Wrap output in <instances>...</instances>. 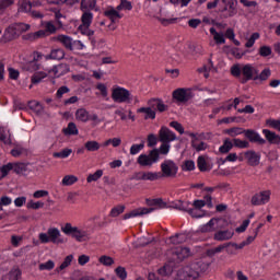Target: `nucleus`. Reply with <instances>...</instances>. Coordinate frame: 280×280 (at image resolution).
Instances as JSON below:
<instances>
[{
    "instance_id": "nucleus-32",
    "label": "nucleus",
    "mask_w": 280,
    "mask_h": 280,
    "mask_svg": "<svg viewBox=\"0 0 280 280\" xmlns=\"http://www.w3.org/2000/svg\"><path fill=\"white\" fill-rule=\"evenodd\" d=\"M172 272H174V269L168 264H165L163 267L158 269V275H160V277H170Z\"/></svg>"
},
{
    "instance_id": "nucleus-56",
    "label": "nucleus",
    "mask_w": 280,
    "mask_h": 280,
    "mask_svg": "<svg viewBox=\"0 0 280 280\" xmlns=\"http://www.w3.org/2000/svg\"><path fill=\"white\" fill-rule=\"evenodd\" d=\"M272 54V48H270V46H261L259 48V55L262 58H267V56H270Z\"/></svg>"
},
{
    "instance_id": "nucleus-4",
    "label": "nucleus",
    "mask_w": 280,
    "mask_h": 280,
    "mask_svg": "<svg viewBox=\"0 0 280 280\" xmlns=\"http://www.w3.org/2000/svg\"><path fill=\"white\" fill-rule=\"evenodd\" d=\"M112 100L116 102V104H130L132 102V96L128 89L118 86L113 89Z\"/></svg>"
},
{
    "instance_id": "nucleus-23",
    "label": "nucleus",
    "mask_w": 280,
    "mask_h": 280,
    "mask_svg": "<svg viewBox=\"0 0 280 280\" xmlns=\"http://www.w3.org/2000/svg\"><path fill=\"white\" fill-rule=\"evenodd\" d=\"M72 237H74L77 242H89V240H91V235H89L86 231L79 230L78 228Z\"/></svg>"
},
{
    "instance_id": "nucleus-22",
    "label": "nucleus",
    "mask_w": 280,
    "mask_h": 280,
    "mask_svg": "<svg viewBox=\"0 0 280 280\" xmlns=\"http://www.w3.org/2000/svg\"><path fill=\"white\" fill-rule=\"evenodd\" d=\"M62 133L66 137H74L79 135L78 126L75 125V122H69L68 128L62 129Z\"/></svg>"
},
{
    "instance_id": "nucleus-46",
    "label": "nucleus",
    "mask_w": 280,
    "mask_h": 280,
    "mask_svg": "<svg viewBox=\"0 0 280 280\" xmlns=\"http://www.w3.org/2000/svg\"><path fill=\"white\" fill-rule=\"evenodd\" d=\"M100 264H102L103 266H107L110 267L115 264V259H113V257L110 256H106L103 255L98 258Z\"/></svg>"
},
{
    "instance_id": "nucleus-24",
    "label": "nucleus",
    "mask_w": 280,
    "mask_h": 280,
    "mask_svg": "<svg viewBox=\"0 0 280 280\" xmlns=\"http://www.w3.org/2000/svg\"><path fill=\"white\" fill-rule=\"evenodd\" d=\"M104 16L109 19V21H112V23H117V21H119V19H121V14H119V11H117L115 9H109V10L105 11Z\"/></svg>"
},
{
    "instance_id": "nucleus-48",
    "label": "nucleus",
    "mask_w": 280,
    "mask_h": 280,
    "mask_svg": "<svg viewBox=\"0 0 280 280\" xmlns=\"http://www.w3.org/2000/svg\"><path fill=\"white\" fill-rule=\"evenodd\" d=\"M172 208L177 209L178 211L187 212V209H189V202H183L179 200V201L173 203Z\"/></svg>"
},
{
    "instance_id": "nucleus-36",
    "label": "nucleus",
    "mask_w": 280,
    "mask_h": 280,
    "mask_svg": "<svg viewBox=\"0 0 280 280\" xmlns=\"http://www.w3.org/2000/svg\"><path fill=\"white\" fill-rule=\"evenodd\" d=\"M95 5H97V0L81 1V10H95Z\"/></svg>"
},
{
    "instance_id": "nucleus-3",
    "label": "nucleus",
    "mask_w": 280,
    "mask_h": 280,
    "mask_svg": "<svg viewBox=\"0 0 280 280\" xmlns=\"http://www.w3.org/2000/svg\"><path fill=\"white\" fill-rule=\"evenodd\" d=\"M39 241L42 244H65V240L60 238V230L58 228L48 229L47 233L39 234Z\"/></svg>"
},
{
    "instance_id": "nucleus-44",
    "label": "nucleus",
    "mask_w": 280,
    "mask_h": 280,
    "mask_svg": "<svg viewBox=\"0 0 280 280\" xmlns=\"http://www.w3.org/2000/svg\"><path fill=\"white\" fill-rule=\"evenodd\" d=\"M104 175V171L102 170H97L95 173L90 174L86 178L88 183H94L96 180H100V178H102V176Z\"/></svg>"
},
{
    "instance_id": "nucleus-28",
    "label": "nucleus",
    "mask_w": 280,
    "mask_h": 280,
    "mask_svg": "<svg viewBox=\"0 0 280 280\" xmlns=\"http://www.w3.org/2000/svg\"><path fill=\"white\" fill-rule=\"evenodd\" d=\"M21 269H12L9 273L4 275L1 280H20Z\"/></svg>"
},
{
    "instance_id": "nucleus-27",
    "label": "nucleus",
    "mask_w": 280,
    "mask_h": 280,
    "mask_svg": "<svg viewBox=\"0 0 280 280\" xmlns=\"http://www.w3.org/2000/svg\"><path fill=\"white\" fill-rule=\"evenodd\" d=\"M210 34H212L217 45H224V43H226V39H224V33H218L215 27L210 28Z\"/></svg>"
},
{
    "instance_id": "nucleus-29",
    "label": "nucleus",
    "mask_w": 280,
    "mask_h": 280,
    "mask_svg": "<svg viewBox=\"0 0 280 280\" xmlns=\"http://www.w3.org/2000/svg\"><path fill=\"white\" fill-rule=\"evenodd\" d=\"M3 38L7 39L8 42L14 40V38H16V24L14 26H9L4 31Z\"/></svg>"
},
{
    "instance_id": "nucleus-64",
    "label": "nucleus",
    "mask_w": 280,
    "mask_h": 280,
    "mask_svg": "<svg viewBox=\"0 0 280 280\" xmlns=\"http://www.w3.org/2000/svg\"><path fill=\"white\" fill-rule=\"evenodd\" d=\"M259 38V33H254L249 39L246 42L245 47L250 48L253 45H255V40Z\"/></svg>"
},
{
    "instance_id": "nucleus-15",
    "label": "nucleus",
    "mask_w": 280,
    "mask_h": 280,
    "mask_svg": "<svg viewBox=\"0 0 280 280\" xmlns=\"http://www.w3.org/2000/svg\"><path fill=\"white\" fill-rule=\"evenodd\" d=\"M215 224H217V229H226V226H229V220L226 219H215L212 218L207 225L212 229V231H215Z\"/></svg>"
},
{
    "instance_id": "nucleus-18",
    "label": "nucleus",
    "mask_w": 280,
    "mask_h": 280,
    "mask_svg": "<svg viewBox=\"0 0 280 280\" xmlns=\"http://www.w3.org/2000/svg\"><path fill=\"white\" fill-rule=\"evenodd\" d=\"M197 167L201 172H211L213 170V164L207 162L203 155L197 159Z\"/></svg>"
},
{
    "instance_id": "nucleus-1",
    "label": "nucleus",
    "mask_w": 280,
    "mask_h": 280,
    "mask_svg": "<svg viewBox=\"0 0 280 280\" xmlns=\"http://www.w3.org/2000/svg\"><path fill=\"white\" fill-rule=\"evenodd\" d=\"M210 266L211 262L205 260V257L195 259L178 270L176 280H196L200 275H205Z\"/></svg>"
},
{
    "instance_id": "nucleus-9",
    "label": "nucleus",
    "mask_w": 280,
    "mask_h": 280,
    "mask_svg": "<svg viewBox=\"0 0 280 280\" xmlns=\"http://www.w3.org/2000/svg\"><path fill=\"white\" fill-rule=\"evenodd\" d=\"M221 3L224 5L221 10V12H225L224 19H231L237 14V0H221Z\"/></svg>"
},
{
    "instance_id": "nucleus-59",
    "label": "nucleus",
    "mask_w": 280,
    "mask_h": 280,
    "mask_svg": "<svg viewBox=\"0 0 280 280\" xmlns=\"http://www.w3.org/2000/svg\"><path fill=\"white\" fill-rule=\"evenodd\" d=\"M170 143L168 142H162L160 149L159 150V156H161V154H168L170 153Z\"/></svg>"
},
{
    "instance_id": "nucleus-26",
    "label": "nucleus",
    "mask_w": 280,
    "mask_h": 280,
    "mask_svg": "<svg viewBox=\"0 0 280 280\" xmlns=\"http://www.w3.org/2000/svg\"><path fill=\"white\" fill-rule=\"evenodd\" d=\"M137 113H144V119H156V112L152 107H140Z\"/></svg>"
},
{
    "instance_id": "nucleus-25",
    "label": "nucleus",
    "mask_w": 280,
    "mask_h": 280,
    "mask_svg": "<svg viewBox=\"0 0 280 280\" xmlns=\"http://www.w3.org/2000/svg\"><path fill=\"white\" fill-rule=\"evenodd\" d=\"M233 150V141L231 139L225 138L223 140V145L219 148L220 154H229Z\"/></svg>"
},
{
    "instance_id": "nucleus-61",
    "label": "nucleus",
    "mask_w": 280,
    "mask_h": 280,
    "mask_svg": "<svg viewBox=\"0 0 280 280\" xmlns=\"http://www.w3.org/2000/svg\"><path fill=\"white\" fill-rule=\"evenodd\" d=\"M171 128H175L179 135H185V128L183 125L178 121H171L170 122Z\"/></svg>"
},
{
    "instance_id": "nucleus-35",
    "label": "nucleus",
    "mask_w": 280,
    "mask_h": 280,
    "mask_svg": "<svg viewBox=\"0 0 280 280\" xmlns=\"http://www.w3.org/2000/svg\"><path fill=\"white\" fill-rule=\"evenodd\" d=\"M233 147L234 148H240L241 150H244L245 148H250V142L247 140H240L237 138H234L232 140Z\"/></svg>"
},
{
    "instance_id": "nucleus-10",
    "label": "nucleus",
    "mask_w": 280,
    "mask_h": 280,
    "mask_svg": "<svg viewBox=\"0 0 280 280\" xmlns=\"http://www.w3.org/2000/svg\"><path fill=\"white\" fill-rule=\"evenodd\" d=\"M191 255V250L189 247H178L175 250L172 252L171 261L173 264H180V261H184Z\"/></svg>"
},
{
    "instance_id": "nucleus-62",
    "label": "nucleus",
    "mask_w": 280,
    "mask_h": 280,
    "mask_svg": "<svg viewBox=\"0 0 280 280\" xmlns=\"http://www.w3.org/2000/svg\"><path fill=\"white\" fill-rule=\"evenodd\" d=\"M10 170H12V163H9L7 165H3L1 168H0V180L2 178H5L8 172H10Z\"/></svg>"
},
{
    "instance_id": "nucleus-51",
    "label": "nucleus",
    "mask_w": 280,
    "mask_h": 280,
    "mask_svg": "<svg viewBox=\"0 0 280 280\" xmlns=\"http://www.w3.org/2000/svg\"><path fill=\"white\" fill-rule=\"evenodd\" d=\"M39 68L40 67L34 61H30L22 66L23 71H38Z\"/></svg>"
},
{
    "instance_id": "nucleus-2",
    "label": "nucleus",
    "mask_w": 280,
    "mask_h": 280,
    "mask_svg": "<svg viewBox=\"0 0 280 280\" xmlns=\"http://www.w3.org/2000/svg\"><path fill=\"white\" fill-rule=\"evenodd\" d=\"M145 202L148 207L151 208L135 209L131 212L124 214V220H129V218H137V215H148V213H152V211H156V209H167V202L163 201L161 198L145 199Z\"/></svg>"
},
{
    "instance_id": "nucleus-20",
    "label": "nucleus",
    "mask_w": 280,
    "mask_h": 280,
    "mask_svg": "<svg viewBox=\"0 0 280 280\" xmlns=\"http://www.w3.org/2000/svg\"><path fill=\"white\" fill-rule=\"evenodd\" d=\"M57 40L63 45L66 49H69V51H73V38L67 36V35H58Z\"/></svg>"
},
{
    "instance_id": "nucleus-40",
    "label": "nucleus",
    "mask_w": 280,
    "mask_h": 280,
    "mask_svg": "<svg viewBox=\"0 0 280 280\" xmlns=\"http://www.w3.org/2000/svg\"><path fill=\"white\" fill-rule=\"evenodd\" d=\"M72 152H73V150L66 148V149L61 150L60 152L52 153V156L55 159H67L72 154Z\"/></svg>"
},
{
    "instance_id": "nucleus-52",
    "label": "nucleus",
    "mask_w": 280,
    "mask_h": 280,
    "mask_svg": "<svg viewBox=\"0 0 280 280\" xmlns=\"http://www.w3.org/2000/svg\"><path fill=\"white\" fill-rule=\"evenodd\" d=\"M81 21H82V25H89L91 26V23L93 21V13L91 12H84L82 18H81Z\"/></svg>"
},
{
    "instance_id": "nucleus-49",
    "label": "nucleus",
    "mask_w": 280,
    "mask_h": 280,
    "mask_svg": "<svg viewBox=\"0 0 280 280\" xmlns=\"http://www.w3.org/2000/svg\"><path fill=\"white\" fill-rule=\"evenodd\" d=\"M71 261H73V255H68L65 258L63 262L57 269V272H60V270H65V268H69V266H71Z\"/></svg>"
},
{
    "instance_id": "nucleus-13",
    "label": "nucleus",
    "mask_w": 280,
    "mask_h": 280,
    "mask_svg": "<svg viewBox=\"0 0 280 280\" xmlns=\"http://www.w3.org/2000/svg\"><path fill=\"white\" fill-rule=\"evenodd\" d=\"M233 235H235V232L233 231V229H230V230L219 229V231L214 233L213 240H215V242H226L229 240H232Z\"/></svg>"
},
{
    "instance_id": "nucleus-57",
    "label": "nucleus",
    "mask_w": 280,
    "mask_h": 280,
    "mask_svg": "<svg viewBox=\"0 0 280 280\" xmlns=\"http://www.w3.org/2000/svg\"><path fill=\"white\" fill-rule=\"evenodd\" d=\"M56 264L54 260H48L47 262L39 265V270H54Z\"/></svg>"
},
{
    "instance_id": "nucleus-31",
    "label": "nucleus",
    "mask_w": 280,
    "mask_h": 280,
    "mask_svg": "<svg viewBox=\"0 0 280 280\" xmlns=\"http://www.w3.org/2000/svg\"><path fill=\"white\" fill-rule=\"evenodd\" d=\"M186 240H187V236L185 234H175L174 236L170 237V242L174 246H178V244H184Z\"/></svg>"
},
{
    "instance_id": "nucleus-5",
    "label": "nucleus",
    "mask_w": 280,
    "mask_h": 280,
    "mask_svg": "<svg viewBox=\"0 0 280 280\" xmlns=\"http://www.w3.org/2000/svg\"><path fill=\"white\" fill-rule=\"evenodd\" d=\"M159 161V149H152L149 154H140L137 159L141 167H152Z\"/></svg>"
},
{
    "instance_id": "nucleus-54",
    "label": "nucleus",
    "mask_w": 280,
    "mask_h": 280,
    "mask_svg": "<svg viewBox=\"0 0 280 280\" xmlns=\"http://www.w3.org/2000/svg\"><path fill=\"white\" fill-rule=\"evenodd\" d=\"M115 272L117 275V277L121 280H125L128 278V272L126 271V268L119 266L115 269Z\"/></svg>"
},
{
    "instance_id": "nucleus-6",
    "label": "nucleus",
    "mask_w": 280,
    "mask_h": 280,
    "mask_svg": "<svg viewBox=\"0 0 280 280\" xmlns=\"http://www.w3.org/2000/svg\"><path fill=\"white\" fill-rule=\"evenodd\" d=\"M178 165L172 160H165L161 164V178H176Z\"/></svg>"
},
{
    "instance_id": "nucleus-17",
    "label": "nucleus",
    "mask_w": 280,
    "mask_h": 280,
    "mask_svg": "<svg viewBox=\"0 0 280 280\" xmlns=\"http://www.w3.org/2000/svg\"><path fill=\"white\" fill-rule=\"evenodd\" d=\"M242 74L243 78L241 79V84H246L248 80H255V77H253V66L250 65H245L242 68Z\"/></svg>"
},
{
    "instance_id": "nucleus-30",
    "label": "nucleus",
    "mask_w": 280,
    "mask_h": 280,
    "mask_svg": "<svg viewBox=\"0 0 280 280\" xmlns=\"http://www.w3.org/2000/svg\"><path fill=\"white\" fill-rule=\"evenodd\" d=\"M45 78H47V72H44V71L35 72L31 78V82L32 84H40V82H43Z\"/></svg>"
},
{
    "instance_id": "nucleus-47",
    "label": "nucleus",
    "mask_w": 280,
    "mask_h": 280,
    "mask_svg": "<svg viewBox=\"0 0 280 280\" xmlns=\"http://www.w3.org/2000/svg\"><path fill=\"white\" fill-rule=\"evenodd\" d=\"M182 170L183 172H194V170H196V163L194 160H187L184 162Z\"/></svg>"
},
{
    "instance_id": "nucleus-34",
    "label": "nucleus",
    "mask_w": 280,
    "mask_h": 280,
    "mask_svg": "<svg viewBox=\"0 0 280 280\" xmlns=\"http://www.w3.org/2000/svg\"><path fill=\"white\" fill-rule=\"evenodd\" d=\"M270 75H272V71H270L269 68H266L259 73V75H255L254 80H260V82H266V80H268Z\"/></svg>"
},
{
    "instance_id": "nucleus-42",
    "label": "nucleus",
    "mask_w": 280,
    "mask_h": 280,
    "mask_svg": "<svg viewBox=\"0 0 280 280\" xmlns=\"http://www.w3.org/2000/svg\"><path fill=\"white\" fill-rule=\"evenodd\" d=\"M20 12L31 13L32 12V1L30 0H22L20 9Z\"/></svg>"
},
{
    "instance_id": "nucleus-33",
    "label": "nucleus",
    "mask_w": 280,
    "mask_h": 280,
    "mask_svg": "<svg viewBox=\"0 0 280 280\" xmlns=\"http://www.w3.org/2000/svg\"><path fill=\"white\" fill-rule=\"evenodd\" d=\"M84 148L85 150H88V152H97V150H100L101 145L100 142L95 141V140H91L84 143Z\"/></svg>"
},
{
    "instance_id": "nucleus-37",
    "label": "nucleus",
    "mask_w": 280,
    "mask_h": 280,
    "mask_svg": "<svg viewBox=\"0 0 280 280\" xmlns=\"http://www.w3.org/2000/svg\"><path fill=\"white\" fill-rule=\"evenodd\" d=\"M61 231L65 235H71V237H73L75 231H78V226H73L71 223H66L65 226L61 228Z\"/></svg>"
},
{
    "instance_id": "nucleus-11",
    "label": "nucleus",
    "mask_w": 280,
    "mask_h": 280,
    "mask_svg": "<svg viewBox=\"0 0 280 280\" xmlns=\"http://www.w3.org/2000/svg\"><path fill=\"white\" fill-rule=\"evenodd\" d=\"M159 141L161 143H172V141H176V133L167 127H162L159 131Z\"/></svg>"
},
{
    "instance_id": "nucleus-12",
    "label": "nucleus",
    "mask_w": 280,
    "mask_h": 280,
    "mask_svg": "<svg viewBox=\"0 0 280 280\" xmlns=\"http://www.w3.org/2000/svg\"><path fill=\"white\" fill-rule=\"evenodd\" d=\"M244 137L249 143H258L259 145L266 144V139L261 138V136L253 129H245Z\"/></svg>"
},
{
    "instance_id": "nucleus-38",
    "label": "nucleus",
    "mask_w": 280,
    "mask_h": 280,
    "mask_svg": "<svg viewBox=\"0 0 280 280\" xmlns=\"http://www.w3.org/2000/svg\"><path fill=\"white\" fill-rule=\"evenodd\" d=\"M124 211H126V206H124V205L116 206L110 210L109 217L118 218V215H121V213H124Z\"/></svg>"
},
{
    "instance_id": "nucleus-55",
    "label": "nucleus",
    "mask_w": 280,
    "mask_h": 280,
    "mask_svg": "<svg viewBox=\"0 0 280 280\" xmlns=\"http://www.w3.org/2000/svg\"><path fill=\"white\" fill-rule=\"evenodd\" d=\"M26 207L27 209L37 210V209H43L45 207V203L42 201L34 202V200H31L27 202Z\"/></svg>"
},
{
    "instance_id": "nucleus-58",
    "label": "nucleus",
    "mask_w": 280,
    "mask_h": 280,
    "mask_svg": "<svg viewBox=\"0 0 280 280\" xmlns=\"http://www.w3.org/2000/svg\"><path fill=\"white\" fill-rule=\"evenodd\" d=\"M148 141V148H154V145H156L159 139L156 138V136L154 133H150L147 138Z\"/></svg>"
},
{
    "instance_id": "nucleus-53",
    "label": "nucleus",
    "mask_w": 280,
    "mask_h": 280,
    "mask_svg": "<svg viewBox=\"0 0 280 280\" xmlns=\"http://www.w3.org/2000/svg\"><path fill=\"white\" fill-rule=\"evenodd\" d=\"M30 108L32 110H35L36 115H43L44 107L40 103L32 102L31 105H30Z\"/></svg>"
},
{
    "instance_id": "nucleus-50",
    "label": "nucleus",
    "mask_w": 280,
    "mask_h": 280,
    "mask_svg": "<svg viewBox=\"0 0 280 280\" xmlns=\"http://www.w3.org/2000/svg\"><path fill=\"white\" fill-rule=\"evenodd\" d=\"M160 178H161V173L144 172V180H159Z\"/></svg>"
},
{
    "instance_id": "nucleus-19",
    "label": "nucleus",
    "mask_w": 280,
    "mask_h": 280,
    "mask_svg": "<svg viewBox=\"0 0 280 280\" xmlns=\"http://www.w3.org/2000/svg\"><path fill=\"white\" fill-rule=\"evenodd\" d=\"M65 59V49L55 48L46 56V60H63Z\"/></svg>"
},
{
    "instance_id": "nucleus-14",
    "label": "nucleus",
    "mask_w": 280,
    "mask_h": 280,
    "mask_svg": "<svg viewBox=\"0 0 280 280\" xmlns=\"http://www.w3.org/2000/svg\"><path fill=\"white\" fill-rule=\"evenodd\" d=\"M245 159L247 160L248 165L252 167H257V165H259V161H261V156L254 150L245 152Z\"/></svg>"
},
{
    "instance_id": "nucleus-63",
    "label": "nucleus",
    "mask_w": 280,
    "mask_h": 280,
    "mask_svg": "<svg viewBox=\"0 0 280 280\" xmlns=\"http://www.w3.org/2000/svg\"><path fill=\"white\" fill-rule=\"evenodd\" d=\"M266 124L269 126V128H275L280 132V120L267 119Z\"/></svg>"
},
{
    "instance_id": "nucleus-21",
    "label": "nucleus",
    "mask_w": 280,
    "mask_h": 280,
    "mask_svg": "<svg viewBox=\"0 0 280 280\" xmlns=\"http://www.w3.org/2000/svg\"><path fill=\"white\" fill-rule=\"evenodd\" d=\"M75 119L77 121H82L83 124H86L91 119V115L85 108H80L75 112Z\"/></svg>"
},
{
    "instance_id": "nucleus-8",
    "label": "nucleus",
    "mask_w": 280,
    "mask_h": 280,
    "mask_svg": "<svg viewBox=\"0 0 280 280\" xmlns=\"http://www.w3.org/2000/svg\"><path fill=\"white\" fill-rule=\"evenodd\" d=\"M270 196H272V191H270V190H262L260 192L255 194L252 197L250 203L254 207H259L261 205H266V203L270 202Z\"/></svg>"
},
{
    "instance_id": "nucleus-41",
    "label": "nucleus",
    "mask_w": 280,
    "mask_h": 280,
    "mask_svg": "<svg viewBox=\"0 0 280 280\" xmlns=\"http://www.w3.org/2000/svg\"><path fill=\"white\" fill-rule=\"evenodd\" d=\"M246 131V129L241 128V127H234V128H230L226 129V135H230V137H237L240 135H244Z\"/></svg>"
},
{
    "instance_id": "nucleus-60",
    "label": "nucleus",
    "mask_w": 280,
    "mask_h": 280,
    "mask_svg": "<svg viewBox=\"0 0 280 280\" xmlns=\"http://www.w3.org/2000/svg\"><path fill=\"white\" fill-rule=\"evenodd\" d=\"M10 5H14V0H0V12L8 10Z\"/></svg>"
},
{
    "instance_id": "nucleus-43",
    "label": "nucleus",
    "mask_w": 280,
    "mask_h": 280,
    "mask_svg": "<svg viewBox=\"0 0 280 280\" xmlns=\"http://www.w3.org/2000/svg\"><path fill=\"white\" fill-rule=\"evenodd\" d=\"M145 148V141L142 140L140 142V144H132L130 148V154L132 156H135V154H139V152H141V150H143Z\"/></svg>"
},
{
    "instance_id": "nucleus-16",
    "label": "nucleus",
    "mask_w": 280,
    "mask_h": 280,
    "mask_svg": "<svg viewBox=\"0 0 280 280\" xmlns=\"http://www.w3.org/2000/svg\"><path fill=\"white\" fill-rule=\"evenodd\" d=\"M262 135H265V138L268 141V143L272 145H280L279 135H276L273 131H270L269 129H264Z\"/></svg>"
},
{
    "instance_id": "nucleus-45",
    "label": "nucleus",
    "mask_w": 280,
    "mask_h": 280,
    "mask_svg": "<svg viewBox=\"0 0 280 280\" xmlns=\"http://www.w3.org/2000/svg\"><path fill=\"white\" fill-rule=\"evenodd\" d=\"M191 145L196 150V152H202V150L207 149V143L202 141L198 143V138L191 140Z\"/></svg>"
},
{
    "instance_id": "nucleus-7",
    "label": "nucleus",
    "mask_w": 280,
    "mask_h": 280,
    "mask_svg": "<svg viewBox=\"0 0 280 280\" xmlns=\"http://www.w3.org/2000/svg\"><path fill=\"white\" fill-rule=\"evenodd\" d=\"M173 100L176 102H179L180 104H187V102L194 100L196 97V94H194V90L191 89H185V88H178L175 91H173Z\"/></svg>"
},
{
    "instance_id": "nucleus-39",
    "label": "nucleus",
    "mask_w": 280,
    "mask_h": 280,
    "mask_svg": "<svg viewBox=\"0 0 280 280\" xmlns=\"http://www.w3.org/2000/svg\"><path fill=\"white\" fill-rule=\"evenodd\" d=\"M62 185L65 187H69L71 185H75V183H78V177L74 176V175H66L63 178H62Z\"/></svg>"
}]
</instances>
